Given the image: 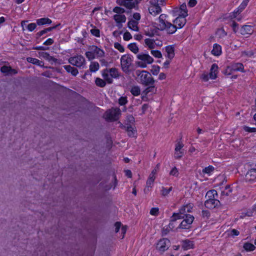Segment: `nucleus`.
<instances>
[{
  "instance_id": "obj_1",
  "label": "nucleus",
  "mask_w": 256,
  "mask_h": 256,
  "mask_svg": "<svg viewBox=\"0 0 256 256\" xmlns=\"http://www.w3.org/2000/svg\"><path fill=\"white\" fill-rule=\"evenodd\" d=\"M166 17L165 14H160L156 19V22L154 24V26L158 30H166L167 33L172 34L176 32V26L168 22L166 20Z\"/></svg>"
},
{
  "instance_id": "obj_2",
  "label": "nucleus",
  "mask_w": 256,
  "mask_h": 256,
  "mask_svg": "<svg viewBox=\"0 0 256 256\" xmlns=\"http://www.w3.org/2000/svg\"><path fill=\"white\" fill-rule=\"evenodd\" d=\"M135 74L138 76V81L145 86L152 85L154 80L151 74L146 70H136Z\"/></svg>"
},
{
  "instance_id": "obj_3",
  "label": "nucleus",
  "mask_w": 256,
  "mask_h": 256,
  "mask_svg": "<svg viewBox=\"0 0 256 256\" xmlns=\"http://www.w3.org/2000/svg\"><path fill=\"white\" fill-rule=\"evenodd\" d=\"M127 226H124L120 222H116L114 226L113 239L120 240L124 238Z\"/></svg>"
},
{
  "instance_id": "obj_4",
  "label": "nucleus",
  "mask_w": 256,
  "mask_h": 256,
  "mask_svg": "<svg viewBox=\"0 0 256 256\" xmlns=\"http://www.w3.org/2000/svg\"><path fill=\"white\" fill-rule=\"evenodd\" d=\"M102 50L96 46H92L88 48V51L86 52V56L88 60L102 57L104 55Z\"/></svg>"
},
{
  "instance_id": "obj_5",
  "label": "nucleus",
  "mask_w": 256,
  "mask_h": 256,
  "mask_svg": "<svg viewBox=\"0 0 256 256\" xmlns=\"http://www.w3.org/2000/svg\"><path fill=\"white\" fill-rule=\"evenodd\" d=\"M194 204H188L183 206L179 210L178 213H174L171 218V222H174L178 219L184 218V216L186 215L185 213L190 212H192Z\"/></svg>"
},
{
  "instance_id": "obj_6",
  "label": "nucleus",
  "mask_w": 256,
  "mask_h": 256,
  "mask_svg": "<svg viewBox=\"0 0 256 256\" xmlns=\"http://www.w3.org/2000/svg\"><path fill=\"white\" fill-rule=\"evenodd\" d=\"M137 58L139 60L136 62L137 66L142 68H145L148 64H151L154 62V59L148 54H140L137 55Z\"/></svg>"
},
{
  "instance_id": "obj_7",
  "label": "nucleus",
  "mask_w": 256,
  "mask_h": 256,
  "mask_svg": "<svg viewBox=\"0 0 256 256\" xmlns=\"http://www.w3.org/2000/svg\"><path fill=\"white\" fill-rule=\"evenodd\" d=\"M244 72V66L242 63H234L228 66L225 72V74L230 75L234 72Z\"/></svg>"
},
{
  "instance_id": "obj_8",
  "label": "nucleus",
  "mask_w": 256,
  "mask_h": 256,
  "mask_svg": "<svg viewBox=\"0 0 256 256\" xmlns=\"http://www.w3.org/2000/svg\"><path fill=\"white\" fill-rule=\"evenodd\" d=\"M68 62L71 64L80 68L85 64V59L84 56L81 55H78L69 58Z\"/></svg>"
},
{
  "instance_id": "obj_9",
  "label": "nucleus",
  "mask_w": 256,
  "mask_h": 256,
  "mask_svg": "<svg viewBox=\"0 0 256 256\" xmlns=\"http://www.w3.org/2000/svg\"><path fill=\"white\" fill-rule=\"evenodd\" d=\"M121 116V110L119 108H113V126L123 128L124 126L118 121Z\"/></svg>"
},
{
  "instance_id": "obj_10",
  "label": "nucleus",
  "mask_w": 256,
  "mask_h": 256,
  "mask_svg": "<svg viewBox=\"0 0 256 256\" xmlns=\"http://www.w3.org/2000/svg\"><path fill=\"white\" fill-rule=\"evenodd\" d=\"M122 68L124 72H127L132 64V59L129 55H124L120 58Z\"/></svg>"
},
{
  "instance_id": "obj_11",
  "label": "nucleus",
  "mask_w": 256,
  "mask_h": 256,
  "mask_svg": "<svg viewBox=\"0 0 256 256\" xmlns=\"http://www.w3.org/2000/svg\"><path fill=\"white\" fill-rule=\"evenodd\" d=\"M184 220L180 224L179 228L183 229H188L194 220V217L190 214L184 215Z\"/></svg>"
},
{
  "instance_id": "obj_12",
  "label": "nucleus",
  "mask_w": 256,
  "mask_h": 256,
  "mask_svg": "<svg viewBox=\"0 0 256 256\" xmlns=\"http://www.w3.org/2000/svg\"><path fill=\"white\" fill-rule=\"evenodd\" d=\"M170 246V240L166 238H164L160 239L156 244V249L161 252H163L168 248Z\"/></svg>"
},
{
  "instance_id": "obj_13",
  "label": "nucleus",
  "mask_w": 256,
  "mask_h": 256,
  "mask_svg": "<svg viewBox=\"0 0 256 256\" xmlns=\"http://www.w3.org/2000/svg\"><path fill=\"white\" fill-rule=\"evenodd\" d=\"M113 18L116 24V26L118 28H122V23H124L126 21V16L124 14H114L113 16Z\"/></svg>"
},
{
  "instance_id": "obj_14",
  "label": "nucleus",
  "mask_w": 256,
  "mask_h": 256,
  "mask_svg": "<svg viewBox=\"0 0 256 256\" xmlns=\"http://www.w3.org/2000/svg\"><path fill=\"white\" fill-rule=\"evenodd\" d=\"M148 11L151 15L156 16L162 12V9L160 6L153 4L151 2L150 5L148 8Z\"/></svg>"
},
{
  "instance_id": "obj_15",
  "label": "nucleus",
  "mask_w": 256,
  "mask_h": 256,
  "mask_svg": "<svg viewBox=\"0 0 256 256\" xmlns=\"http://www.w3.org/2000/svg\"><path fill=\"white\" fill-rule=\"evenodd\" d=\"M246 180L249 182H252L256 180V168L249 170L246 174Z\"/></svg>"
},
{
  "instance_id": "obj_16",
  "label": "nucleus",
  "mask_w": 256,
  "mask_h": 256,
  "mask_svg": "<svg viewBox=\"0 0 256 256\" xmlns=\"http://www.w3.org/2000/svg\"><path fill=\"white\" fill-rule=\"evenodd\" d=\"M186 16H179L178 17L176 18L174 21V23L175 24H174L176 26V29L177 28V26L178 28H182V26H184L186 23V20L185 18Z\"/></svg>"
},
{
  "instance_id": "obj_17",
  "label": "nucleus",
  "mask_w": 256,
  "mask_h": 256,
  "mask_svg": "<svg viewBox=\"0 0 256 256\" xmlns=\"http://www.w3.org/2000/svg\"><path fill=\"white\" fill-rule=\"evenodd\" d=\"M220 204L219 200L212 198H208L204 203L205 206L208 208H212L218 206Z\"/></svg>"
},
{
  "instance_id": "obj_18",
  "label": "nucleus",
  "mask_w": 256,
  "mask_h": 256,
  "mask_svg": "<svg viewBox=\"0 0 256 256\" xmlns=\"http://www.w3.org/2000/svg\"><path fill=\"white\" fill-rule=\"evenodd\" d=\"M102 76L105 80L108 83L111 84L112 82V80L110 78L112 77V68H110L108 70L107 68L104 69L102 71Z\"/></svg>"
},
{
  "instance_id": "obj_19",
  "label": "nucleus",
  "mask_w": 256,
  "mask_h": 256,
  "mask_svg": "<svg viewBox=\"0 0 256 256\" xmlns=\"http://www.w3.org/2000/svg\"><path fill=\"white\" fill-rule=\"evenodd\" d=\"M218 72V66L216 64H212L210 72V78L211 80H214L217 77Z\"/></svg>"
},
{
  "instance_id": "obj_20",
  "label": "nucleus",
  "mask_w": 256,
  "mask_h": 256,
  "mask_svg": "<svg viewBox=\"0 0 256 256\" xmlns=\"http://www.w3.org/2000/svg\"><path fill=\"white\" fill-rule=\"evenodd\" d=\"M232 190L230 186L227 185L224 188H222L221 190V199H224L226 197L230 195Z\"/></svg>"
},
{
  "instance_id": "obj_21",
  "label": "nucleus",
  "mask_w": 256,
  "mask_h": 256,
  "mask_svg": "<svg viewBox=\"0 0 256 256\" xmlns=\"http://www.w3.org/2000/svg\"><path fill=\"white\" fill-rule=\"evenodd\" d=\"M138 22L137 20H134L132 19L128 21V27L130 29L134 32H138L139 30L138 26Z\"/></svg>"
},
{
  "instance_id": "obj_22",
  "label": "nucleus",
  "mask_w": 256,
  "mask_h": 256,
  "mask_svg": "<svg viewBox=\"0 0 256 256\" xmlns=\"http://www.w3.org/2000/svg\"><path fill=\"white\" fill-rule=\"evenodd\" d=\"M252 32V27L248 25H244L240 29V32L242 35L251 34Z\"/></svg>"
},
{
  "instance_id": "obj_23",
  "label": "nucleus",
  "mask_w": 256,
  "mask_h": 256,
  "mask_svg": "<svg viewBox=\"0 0 256 256\" xmlns=\"http://www.w3.org/2000/svg\"><path fill=\"white\" fill-rule=\"evenodd\" d=\"M167 53V57L170 60L172 59L174 56V46H168L165 48Z\"/></svg>"
},
{
  "instance_id": "obj_24",
  "label": "nucleus",
  "mask_w": 256,
  "mask_h": 256,
  "mask_svg": "<svg viewBox=\"0 0 256 256\" xmlns=\"http://www.w3.org/2000/svg\"><path fill=\"white\" fill-rule=\"evenodd\" d=\"M36 22L38 26H42L44 24H50L52 22V21L49 18H43L37 19Z\"/></svg>"
},
{
  "instance_id": "obj_25",
  "label": "nucleus",
  "mask_w": 256,
  "mask_h": 256,
  "mask_svg": "<svg viewBox=\"0 0 256 256\" xmlns=\"http://www.w3.org/2000/svg\"><path fill=\"white\" fill-rule=\"evenodd\" d=\"M126 131L128 135L130 137H134L136 134V130L134 126L130 124L126 126Z\"/></svg>"
},
{
  "instance_id": "obj_26",
  "label": "nucleus",
  "mask_w": 256,
  "mask_h": 256,
  "mask_svg": "<svg viewBox=\"0 0 256 256\" xmlns=\"http://www.w3.org/2000/svg\"><path fill=\"white\" fill-rule=\"evenodd\" d=\"M64 68L68 72L70 73L74 76H76L78 72L76 68L72 67L70 65L64 66Z\"/></svg>"
},
{
  "instance_id": "obj_27",
  "label": "nucleus",
  "mask_w": 256,
  "mask_h": 256,
  "mask_svg": "<svg viewBox=\"0 0 256 256\" xmlns=\"http://www.w3.org/2000/svg\"><path fill=\"white\" fill-rule=\"evenodd\" d=\"M194 247V244L192 241L186 240L182 241V248L184 250H188Z\"/></svg>"
},
{
  "instance_id": "obj_28",
  "label": "nucleus",
  "mask_w": 256,
  "mask_h": 256,
  "mask_svg": "<svg viewBox=\"0 0 256 256\" xmlns=\"http://www.w3.org/2000/svg\"><path fill=\"white\" fill-rule=\"evenodd\" d=\"M144 42L146 46L150 49L152 50L156 48L155 40L152 38H146L144 40Z\"/></svg>"
},
{
  "instance_id": "obj_29",
  "label": "nucleus",
  "mask_w": 256,
  "mask_h": 256,
  "mask_svg": "<svg viewBox=\"0 0 256 256\" xmlns=\"http://www.w3.org/2000/svg\"><path fill=\"white\" fill-rule=\"evenodd\" d=\"M212 53L216 56H220L222 53V48L220 46L216 44H214L213 46V49L212 50Z\"/></svg>"
},
{
  "instance_id": "obj_30",
  "label": "nucleus",
  "mask_w": 256,
  "mask_h": 256,
  "mask_svg": "<svg viewBox=\"0 0 256 256\" xmlns=\"http://www.w3.org/2000/svg\"><path fill=\"white\" fill-rule=\"evenodd\" d=\"M26 60L28 62L36 64L37 66H42L44 64V62L40 60H39L36 58L28 57L27 58Z\"/></svg>"
},
{
  "instance_id": "obj_31",
  "label": "nucleus",
  "mask_w": 256,
  "mask_h": 256,
  "mask_svg": "<svg viewBox=\"0 0 256 256\" xmlns=\"http://www.w3.org/2000/svg\"><path fill=\"white\" fill-rule=\"evenodd\" d=\"M156 178V176H152L150 174L149 177L146 181V187L144 189V191L146 192V189L148 191L149 188H151Z\"/></svg>"
},
{
  "instance_id": "obj_32",
  "label": "nucleus",
  "mask_w": 256,
  "mask_h": 256,
  "mask_svg": "<svg viewBox=\"0 0 256 256\" xmlns=\"http://www.w3.org/2000/svg\"><path fill=\"white\" fill-rule=\"evenodd\" d=\"M172 190V187L170 186L169 188H166L164 186H162L160 194L164 196H168L170 192Z\"/></svg>"
},
{
  "instance_id": "obj_33",
  "label": "nucleus",
  "mask_w": 256,
  "mask_h": 256,
  "mask_svg": "<svg viewBox=\"0 0 256 256\" xmlns=\"http://www.w3.org/2000/svg\"><path fill=\"white\" fill-rule=\"evenodd\" d=\"M100 66L98 62H92L90 66V70L91 72H96L99 68Z\"/></svg>"
},
{
  "instance_id": "obj_34",
  "label": "nucleus",
  "mask_w": 256,
  "mask_h": 256,
  "mask_svg": "<svg viewBox=\"0 0 256 256\" xmlns=\"http://www.w3.org/2000/svg\"><path fill=\"white\" fill-rule=\"evenodd\" d=\"M41 56L43 58H44V59H46L48 61L52 60L53 62H56L57 60L56 58L50 56V54L47 52H42L41 54Z\"/></svg>"
},
{
  "instance_id": "obj_35",
  "label": "nucleus",
  "mask_w": 256,
  "mask_h": 256,
  "mask_svg": "<svg viewBox=\"0 0 256 256\" xmlns=\"http://www.w3.org/2000/svg\"><path fill=\"white\" fill-rule=\"evenodd\" d=\"M104 118L108 122L112 121V110L109 109L104 114Z\"/></svg>"
},
{
  "instance_id": "obj_36",
  "label": "nucleus",
  "mask_w": 256,
  "mask_h": 256,
  "mask_svg": "<svg viewBox=\"0 0 256 256\" xmlns=\"http://www.w3.org/2000/svg\"><path fill=\"white\" fill-rule=\"evenodd\" d=\"M130 92L134 96H138L140 94V89L138 86H134L130 90Z\"/></svg>"
},
{
  "instance_id": "obj_37",
  "label": "nucleus",
  "mask_w": 256,
  "mask_h": 256,
  "mask_svg": "<svg viewBox=\"0 0 256 256\" xmlns=\"http://www.w3.org/2000/svg\"><path fill=\"white\" fill-rule=\"evenodd\" d=\"M180 15L184 16H188L186 6V4H182L180 6Z\"/></svg>"
},
{
  "instance_id": "obj_38",
  "label": "nucleus",
  "mask_w": 256,
  "mask_h": 256,
  "mask_svg": "<svg viewBox=\"0 0 256 256\" xmlns=\"http://www.w3.org/2000/svg\"><path fill=\"white\" fill-rule=\"evenodd\" d=\"M95 83L96 85L100 88H103L106 86V81L104 80H102L100 78H97L96 79Z\"/></svg>"
},
{
  "instance_id": "obj_39",
  "label": "nucleus",
  "mask_w": 256,
  "mask_h": 256,
  "mask_svg": "<svg viewBox=\"0 0 256 256\" xmlns=\"http://www.w3.org/2000/svg\"><path fill=\"white\" fill-rule=\"evenodd\" d=\"M242 11V10L239 9V7H238L232 12L230 14L229 17L232 19L236 18L237 16Z\"/></svg>"
},
{
  "instance_id": "obj_40",
  "label": "nucleus",
  "mask_w": 256,
  "mask_h": 256,
  "mask_svg": "<svg viewBox=\"0 0 256 256\" xmlns=\"http://www.w3.org/2000/svg\"><path fill=\"white\" fill-rule=\"evenodd\" d=\"M128 48L134 54H136L138 52V48L134 43L129 44L128 45Z\"/></svg>"
},
{
  "instance_id": "obj_41",
  "label": "nucleus",
  "mask_w": 256,
  "mask_h": 256,
  "mask_svg": "<svg viewBox=\"0 0 256 256\" xmlns=\"http://www.w3.org/2000/svg\"><path fill=\"white\" fill-rule=\"evenodd\" d=\"M218 195L217 191L215 190H209L206 192V196L208 198H215V196Z\"/></svg>"
},
{
  "instance_id": "obj_42",
  "label": "nucleus",
  "mask_w": 256,
  "mask_h": 256,
  "mask_svg": "<svg viewBox=\"0 0 256 256\" xmlns=\"http://www.w3.org/2000/svg\"><path fill=\"white\" fill-rule=\"evenodd\" d=\"M126 12L124 8L116 6L113 8V12L116 13V14H124Z\"/></svg>"
},
{
  "instance_id": "obj_43",
  "label": "nucleus",
  "mask_w": 256,
  "mask_h": 256,
  "mask_svg": "<svg viewBox=\"0 0 256 256\" xmlns=\"http://www.w3.org/2000/svg\"><path fill=\"white\" fill-rule=\"evenodd\" d=\"M244 248L247 251H252L254 250L255 246L250 243H246L244 246Z\"/></svg>"
},
{
  "instance_id": "obj_44",
  "label": "nucleus",
  "mask_w": 256,
  "mask_h": 256,
  "mask_svg": "<svg viewBox=\"0 0 256 256\" xmlns=\"http://www.w3.org/2000/svg\"><path fill=\"white\" fill-rule=\"evenodd\" d=\"M214 170V168L212 166H208L203 169L202 172L204 174H206L210 175Z\"/></svg>"
},
{
  "instance_id": "obj_45",
  "label": "nucleus",
  "mask_w": 256,
  "mask_h": 256,
  "mask_svg": "<svg viewBox=\"0 0 256 256\" xmlns=\"http://www.w3.org/2000/svg\"><path fill=\"white\" fill-rule=\"evenodd\" d=\"M113 78H120L122 80L124 79V77L120 74L118 70L113 68Z\"/></svg>"
},
{
  "instance_id": "obj_46",
  "label": "nucleus",
  "mask_w": 256,
  "mask_h": 256,
  "mask_svg": "<svg viewBox=\"0 0 256 256\" xmlns=\"http://www.w3.org/2000/svg\"><path fill=\"white\" fill-rule=\"evenodd\" d=\"M118 104L120 106H124L128 102L127 98L126 96H121L118 100Z\"/></svg>"
},
{
  "instance_id": "obj_47",
  "label": "nucleus",
  "mask_w": 256,
  "mask_h": 256,
  "mask_svg": "<svg viewBox=\"0 0 256 256\" xmlns=\"http://www.w3.org/2000/svg\"><path fill=\"white\" fill-rule=\"evenodd\" d=\"M184 154V150H178V152L175 151L174 156L176 159H180Z\"/></svg>"
},
{
  "instance_id": "obj_48",
  "label": "nucleus",
  "mask_w": 256,
  "mask_h": 256,
  "mask_svg": "<svg viewBox=\"0 0 256 256\" xmlns=\"http://www.w3.org/2000/svg\"><path fill=\"white\" fill-rule=\"evenodd\" d=\"M227 232L228 236H237L240 234L239 232L236 229H232L230 230H228Z\"/></svg>"
},
{
  "instance_id": "obj_49",
  "label": "nucleus",
  "mask_w": 256,
  "mask_h": 256,
  "mask_svg": "<svg viewBox=\"0 0 256 256\" xmlns=\"http://www.w3.org/2000/svg\"><path fill=\"white\" fill-rule=\"evenodd\" d=\"M10 66H4L1 67L0 71L2 73L6 75H8V72H10Z\"/></svg>"
},
{
  "instance_id": "obj_50",
  "label": "nucleus",
  "mask_w": 256,
  "mask_h": 256,
  "mask_svg": "<svg viewBox=\"0 0 256 256\" xmlns=\"http://www.w3.org/2000/svg\"><path fill=\"white\" fill-rule=\"evenodd\" d=\"M151 54L156 58H160L162 56L160 52L158 50H152Z\"/></svg>"
},
{
  "instance_id": "obj_51",
  "label": "nucleus",
  "mask_w": 256,
  "mask_h": 256,
  "mask_svg": "<svg viewBox=\"0 0 256 256\" xmlns=\"http://www.w3.org/2000/svg\"><path fill=\"white\" fill-rule=\"evenodd\" d=\"M184 145L180 141H178L176 144L174 151L178 152V150H183L182 148Z\"/></svg>"
},
{
  "instance_id": "obj_52",
  "label": "nucleus",
  "mask_w": 256,
  "mask_h": 256,
  "mask_svg": "<svg viewBox=\"0 0 256 256\" xmlns=\"http://www.w3.org/2000/svg\"><path fill=\"white\" fill-rule=\"evenodd\" d=\"M250 0H243L242 4L238 6L239 9L242 10H243L247 6Z\"/></svg>"
},
{
  "instance_id": "obj_53",
  "label": "nucleus",
  "mask_w": 256,
  "mask_h": 256,
  "mask_svg": "<svg viewBox=\"0 0 256 256\" xmlns=\"http://www.w3.org/2000/svg\"><path fill=\"white\" fill-rule=\"evenodd\" d=\"M160 66H153L152 70V72L154 75H157L160 72Z\"/></svg>"
},
{
  "instance_id": "obj_54",
  "label": "nucleus",
  "mask_w": 256,
  "mask_h": 256,
  "mask_svg": "<svg viewBox=\"0 0 256 256\" xmlns=\"http://www.w3.org/2000/svg\"><path fill=\"white\" fill-rule=\"evenodd\" d=\"M114 46L118 50L121 52H124V46L118 42L114 43Z\"/></svg>"
},
{
  "instance_id": "obj_55",
  "label": "nucleus",
  "mask_w": 256,
  "mask_h": 256,
  "mask_svg": "<svg viewBox=\"0 0 256 256\" xmlns=\"http://www.w3.org/2000/svg\"><path fill=\"white\" fill-rule=\"evenodd\" d=\"M91 34L96 37H100V30L98 28H92L90 30Z\"/></svg>"
},
{
  "instance_id": "obj_56",
  "label": "nucleus",
  "mask_w": 256,
  "mask_h": 256,
  "mask_svg": "<svg viewBox=\"0 0 256 256\" xmlns=\"http://www.w3.org/2000/svg\"><path fill=\"white\" fill-rule=\"evenodd\" d=\"M36 23H30L27 26V29L30 32H32L36 28Z\"/></svg>"
},
{
  "instance_id": "obj_57",
  "label": "nucleus",
  "mask_w": 256,
  "mask_h": 256,
  "mask_svg": "<svg viewBox=\"0 0 256 256\" xmlns=\"http://www.w3.org/2000/svg\"><path fill=\"white\" fill-rule=\"evenodd\" d=\"M178 174H179L178 171L176 167H174V168H172V169L170 170V175H172V176H178Z\"/></svg>"
},
{
  "instance_id": "obj_58",
  "label": "nucleus",
  "mask_w": 256,
  "mask_h": 256,
  "mask_svg": "<svg viewBox=\"0 0 256 256\" xmlns=\"http://www.w3.org/2000/svg\"><path fill=\"white\" fill-rule=\"evenodd\" d=\"M158 208H153L150 210V214L152 216H158Z\"/></svg>"
},
{
  "instance_id": "obj_59",
  "label": "nucleus",
  "mask_w": 256,
  "mask_h": 256,
  "mask_svg": "<svg viewBox=\"0 0 256 256\" xmlns=\"http://www.w3.org/2000/svg\"><path fill=\"white\" fill-rule=\"evenodd\" d=\"M47 31L46 28L42 30H40L36 34V38H39L41 36H43L44 34L47 33Z\"/></svg>"
},
{
  "instance_id": "obj_60",
  "label": "nucleus",
  "mask_w": 256,
  "mask_h": 256,
  "mask_svg": "<svg viewBox=\"0 0 256 256\" xmlns=\"http://www.w3.org/2000/svg\"><path fill=\"white\" fill-rule=\"evenodd\" d=\"M132 38V36L129 32H126L124 33V40H128L130 39H131Z\"/></svg>"
},
{
  "instance_id": "obj_61",
  "label": "nucleus",
  "mask_w": 256,
  "mask_h": 256,
  "mask_svg": "<svg viewBox=\"0 0 256 256\" xmlns=\"http://www.w3.org/2000/svg\"><path fill=\"white\" fill-rule=\"evenodd\" d=\"M149 108V106L148 104H144L142 106V108H141V113H140V114H143L145 113V112H146V110L148 109V108Z\"/></svg>"
},
{
  "instance_id": "obj_62",
  "label": "nucleus",
  "mask_w": 256,
  "mask_h": 256,
  "mask_svg": "<svg viewBox=\"0 0 256 256\" xmlns=\"http://www.w3.org/2000/svg\"><path fill=\"white\" fill-rule=\"evenodd\" d=\"M164 0H152L151 2H153V4H155L160 6L164 4Z\"/></svg>"
},
{
  "instance_id": "obj_63",
  "label": "nucleus",
  "mask_w": 256,
  "mask_h": 256,
  "mask_svg": "<svg viewBox=\"0 0 256 256\" xmlns=\"http://www.w3.org/2000/svg\"><path fill=\"white\" fill-rule=\"evenodd\" d=\"M201 78L204 82H207L208 80L209 79H210V74L204 73V74H202V75L201 76Z\"/></svg>"
},
{
  "instance_id": "obj_64",
  "label": "nucleus",
  "mask_w": 256,
  "mask_h": 256,
  "mask_svg": "<svg viewBox=\"0 0 256 256\" xmlns=\"http://www.w3.org/2000/svg\"><path fill=\"white\" fill-rule=\"evenodd\" d=\"M54 42V40L52 38H48L46 40L44 43V44L46 45V46H50V45H52V44H53Z\"/></svg>"
}]
</instances>
